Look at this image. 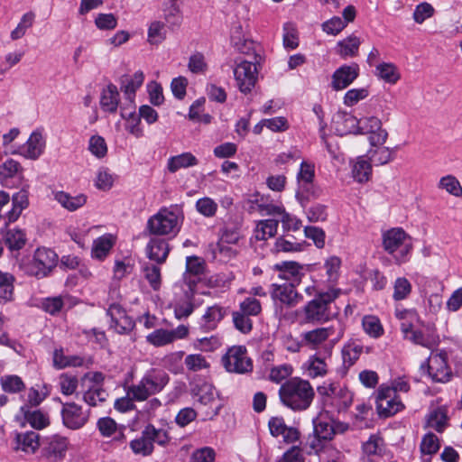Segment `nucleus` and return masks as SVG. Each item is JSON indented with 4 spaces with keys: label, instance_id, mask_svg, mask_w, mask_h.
Segmentation results:
<instances>
[{
    "label": "nucleus",
    "instance_id": "49",
    "mask_svg": "<svg viewBox=\"0 0 462 462\" xmlns=\"http://www.w3.org/2000/svg\"><path fill=\"white\" fill-rule=\"evenodd\" d=\"M372 175V166L369 160L364 156L357 157L352 164V176L357 182L363 183L369 180Z\"/></svg>",
    "mask_w": 462,
    "mask_h": 462
},
{
    "label": "nucleus",
    "instance_id": "34",
    "mask_svg": "<svg viewBox=\"0 0 462 462\" xmlns=\"http://www.w3.org/2000/svg\"><path fill=\"white\" fill-rule=\"evenodd\" d=\"M226 313V309L221 305L215 304L213 306L208 307L205 313L201 317V328L207 331L215 329L225 318Z\"/></svg>",
    "mask_w": 462,
    "mask_h": 462
},
{
    "label": "nucleus",
    "instance_id": "64",
    "mask_svg": "<svg viewBox=\"0 0 462 462\" xmlns=\"http://www.w3.org/2000/svg\"><path fill=\"white\" fill-rule=\"evenodd\" d=\"M293 366L290 364H282L279 365L273 366L269 372V380L275 383H280L284 380H288L291 378V375L293 374Z\"/></svg>",
    "mask_w": 462,
    "mask_h": 462
},
{
    "label": "nucleus",
    "instance_id": "35",
    "mask_svg": "<svg viewBox=\"0 0 462 462\" xmlns=\"http://www.w3.org/2000/svg\"><path fill=\"white\" fill-rule=\"evenodd\" d=\"M20 412L24 420L35 430H42L50 425L48 413L41 410H31V407L25 404L21 407Z\"/></svg>",
    "mask_w": 462,
    "mask_h": 462
},
{
    "label": "nucleus",
    "instance_id": "43",
    "mask_svg": "<svg viewBox=\"0 0 462 462\" xmlns=\"http://www.w3.org/2000/svg\"><path fill=\"white\" fill-rule=\"evenodd\" d=\"M345 121L354 125H358V133L361 134H368L369 133L382 128V121L376 116H367L357 120L352 116L345 115Z\"/></svg>",
    "mask_w": 462,
    "mask_h": 462
},
{
    "label": "nucleus",
    "instance_id": "50",
    "mask_svg": "<svg viewBox=\"0 0 462 462\" xmlns=\"http://www.w3.org/2000/svg\"><path fill=\"white\" fill-rule=\"evenodd\" d=\"M5 243L10 251L21 250L27 242L26 234L23 229H8L4 236Z\"/></svg>",
    "mask_w": 462,
    "mask_h": 462
},
{
    "label": "nucleus",
    "instance_id": "9",
    "mask_svg": "<svg viewBox=\"0 0 462 462\" xmlns=\"http://www.w3.org/2000/svg\"><path fill=\"white\" fill-rule=\"evenodd\" d=\"M315 437L310 442V448L319 456L329 454L333 457L337 455L338 451L328 444H323L322 441L331 440L336 433L333 421L323 414H319L313 420Z\"/></svg>",
    "mask_w": 462,
    "mask_h": 462
},
{
    "label": "nucleus",
    "instance_id": "42",
    "mask_svg": "<svg viewBox=\"0 0 462 462\" xmlns=\"http://www.w3.org/2000/svg\"><path fill=\"white\" fill-rule=\"evenodd\" d=\"M199 164V160L189 152L171 156L168 159L167 169L170 172L174 173L180 169L194 167Z\"/></svg>",
    "mask_w": 462,
    "mask_h": 462
},
{
    "label": "nucleus",
    "instance_id": "15",
    "mask_svg": "<svg viewBox=\"0 0 462 462\" xmlns=\"http://www.w3.org/2000/svg\"><path fill=\"white\" fill-rule=\"evenodd\" d=\"M376 410L380 417L388 418L402 411L405 406L399 395H394L389 385L382 384L375 397Z\"/></svg>",
    "mask_w": 462,
    "mask_h": 462
},
{
    "label": "nucleus",
    "instance_id": "5",
    "mask_svg": "<svg viewBox=\"0 0 462 462\" xmlns=\"http://www.w3.org/2000/svg\"><path fill=\"white\" fill-rule=\"evenodd\" d=\"M383 246L397 264H402L410 260L412 251L411 238L402 228L395 227L384 232Z\"/></svg>",
    "mask_w": 462,
    "mask_h": 462
},
{
    "label": "nucleus",
    "instance_id": "54",
    "mask_svg": "<svg viewBox=\"0 0 462 462\" xmlns=\"http://www.w3.org/2000/svg\"><path fill=\"white\" fill-rule=\"evenodd\" d=\"M129 446L134 454L143 457L150 456L154 449L149 436L145 434V429L142 431L140 437L130 441Z\"/></svg>",
    "mask_w": 462,
    "mask_h": 462
},
{
    "label": "nucleus",
    "instance_id": "21",
    "mask_svg": "<svg viewBox=\"0 0 462 462\" xmlns=\"http://www.w3.org/2000/svg\"><path fill=\"white\" fill-rule=\"evenodd\" d=\"M359 72L360 69L357 63L340 66L332 75V88L336 91L346 88L358 78Z\"/></svg>",
    "mask_w": 462,
    "mask_h": 462
},
{
    "label": "nucleus",
    "instance_id": "58",
    "mask_svg": "<svg viewBox=\"0 0 462 462\" xmlns=\"http://www.w3.org/2000/svg\"><path fill=\"white\" fill-rule=\"evenodd\" d=\"M116 175L108 168L100 167L96 173L94 185L98 190L108 191L114 186Z\"/></svg>",
    "mask_w": 462,
    "mask_h": 462
},
{
    "label": "nucleus",
    "instance_id": "44",
    "mask_svg": "<svg viewBox=\"0 0 462 462\" xmlns=\"http://www.w3.org/2000/svg\"><path fill=\"white\" fill-rule=\"evenodd\" d=\"M439 448V438L431 432L425 434L420 445L422 462H430L432 455L436 454Z\"/></svg>",
    "mask_w": 462,
    "mask_h": 462
},
{
    "label": "nucleus",
    "instance_id": "57",
    "mask_svg": "<svg viewBox=\"0 0 462 462\" xmlns=\"http://www.w3.org/2000/svg\"><path fill=\"white\" fill-rule=\"evenodd\" d=\"M362 327L364 331L373 338H379L384 333L380 319L374 315H365L362 319Z\"/></svg>",
    "mask_w": 462,
    "mask_h": 462
},
{
    "label": "nucleus",
    "instance_id": "16",
    "mask_svg": "<svg viewBox=\"0 0 462 462\" xmlns=\"http://www.w3.org/2000/svg\"><path fill=\"white\" fill-rule=\"evenodd\" d=\"M28 182L24 177V169L14 159H7L0 164V183L7 189L19 188Z\"/></svg>",
    "mask_w": 462,
    "mask_h": 462
},
{
    "label": "nucleus",
    "instance_id": "60",
    "mask_svg": "<svg viewBox=\"0 0 462 462\" xmlns=\"http://www.w3.org/2000/svg\"><path fill=\"white\" fill-rule=\"evenodd\" d=\"M282 42L285 49L295 50L300 44L299 32L294 23L287 22L283 24Z\"/></svg>",
    "mask_w": 462,
    "mask_h": 462
},
{
    "label": "nucleus",
    "instance_id": "25",
    "mask_svg": "<svg viewBox=\"0 0 462 462\" xmlns=\"http://www.w3.org/2000/svg\"><path fill=\"white\" fill-rule=\"evenodd\" d=\"M205 272V263L198 256H188L186 259V272L179 283L197 288L201 282Z\"/></svg>",
    "mask_w": 462,
    "mask_h": 462
},
{
    "label": "nucleus",
    "instance_id": "7",
    "mask_svg": "<svg viewBox=\"0 0 462 462\" xmlns=\"http://www.w3.org/2000/svg\"><path fill=\"white\" fill-rule=\"evenodd\" d=\"M58 254L51 248H37L28 262L23 263L26 274L37 279L48 277L57 266Z\"/></svg>",
    "mask_w": 462,
    "mask_h": 462
},
{
    "label": "nucleus",
    "instance_id": "41",
    "mask_svg": "<svg viewBox=\"0 0 462 462\" xmlns=\"http://www.w3.org/2000/svg\"><path fill=\"white\" fill-rule=\"evenodd\" d=\"M116 244V237L111 234H105L94 240L91 255L97 260H104Z\"/></svg>",
    "mask_w": 462,
    "mask_h": 462
},
{
    "label": "nucleus",
    "instance_id": "20",
    "mask_svg": "<svg viewBox=\"0 0 462 462\" xmlns=\"http://www.w3.org/2000/svg\"><path fill=\"white\" fill-rule=\"evenodd\" d=\"M385 456V443L379 434H372L362 444L361 462H382Z\"/></svg>",
    "mask_w": 462,
    "mask_h": 462
},
{
    "label": "nucleus",
    "instance_id": "11",
    "mask_svg": "<svg viewBox=\"0 0 462 462\" xmlns=\"http://www.w3.org/2000/svg\"><path fill=\"white\" fill-rule=\"evenodd\" d=\"M225 369L229 373L245 374L253 371V360L245 346H233L221 359Z\"/></svg>",
    "mask_w": 462,
    "mask_h": 462
},
{
    "label": "nucleus",
    "instance_id": "31",
    "mask_svg": "<svg viewBox=\"0 0 462 462\" xmlns=\"http://www.w3.org/2000/svg\"><path fill=\"white\" fill-rule=\"evenodd\" d=\"M97 427L104 438H111L115 441H123L125 439V427L118 425L110 417L100 418L97 422Z\"/></svg>",
    "mask_w": 462,
    "mask_h": 462
},
{
    "label": "nucleus",
    "instance_id": "8",
    "mask_svg": "<svg viewBox=\"0 0 462 462\" xmlns=\"http://www.w3.org/2000/svg\"><path fill=\"white\" fill-rule=\"evenodd\" d=\"M327 412H341L348 409L353 402V393L338 383H329L319 388Z\"/></svg>",
    "mask_w": 462,
    "mask_h": 462
},
{
    "label": "nucleus",
    "instance_id": "4",
    "mask_svg": "<svg viewBox=\"0 0 462 462\" xmlns=\"http://www.w3.org/2000/svg\"><path fill=\"white\" fill-rule=\"evenodd\" d=\"M170 377L162 368H150L137 383L127 388V395L136 402L146 401L149 397L161 393L169 383Z\"/></svg>",
    "mask_w": 462,
    "mask_h": 462
},
{
    "label": "nucleus",
    "instance_id": "22",
    "mask_svg": "<svg viewBox=\"0 0 462 462\" xmlns=\"http://www.w3.org/2000/svg\"><path fill=\"white\" fill-rule=\"evenodd\" d=\"M19 188H21L20 190L12 197V208L5 212V220L6 226L15 222L22 212L29 206V183H23Z\"/></svg>",
    "mask_w": 462,
    "mask_h": 462
},
{
    "label": "nucleus",
    "instance_id": "63",
    "mask_svg": "<svg viewBox=\"0 0 462 462\" xmlns=\"http://www.w3.org/2000/svg\"><path fill=\"white\" fill-rule=\"evenodd\" d=\"M67 299V296L61 295L42 299L41 301V308L50 315H58L62 310Z\"/></svg>",
    "mask_w": 462,
    "mask_h": 462
},
{
    "label": "nucleus",
    "instance_id": "46",
    "mask_svg": "<svg viewBox=\"0 0 462 462\" xmlns=\"http://www.w3.org/2000/svg\"><path fill=\"white\" fill-rule=\"evenodd\" d=\"M374 75L389 84H396L401 79V73L395 64L382 62L375 66Z\"/></svg>",
    "mask_w": 462,
    "mask_h": 462
},
{
    "label": "nucleus",
    "instance_id": "30",
    "mask_svg": "<svg viewBox=\"0 0 462 462\" xmlns=\"http://www.w3.org/2000/svg\"><path fill=\"white\" fill-rule=\"evenodd\" d=\"M147 257L157 263H163L170 253V246L166 240L159 237L151 238L145 248Z\"/></svg>",
    "mask_w": 462,
    "mask_h": 462
},
{
    "label": "nucleus",
    "instance_id": "19",
    "mask_svg": "<svg viewBox=\"0 0 462 462\" xmlns=\"http://www.w3.org/2000/svg\"><path fill=\"white\" fill-rule=\"evenodd\" d=\"M61 417L64 426L70 430L82 428L88 420V412L75 402L62 403Z\"/></svg>",
    "mask_w": 462,
    "mask_h": 462
},
{
    "label": "nucleus",
    "instance_id": "40",
    "mask_svg": "<svg viewBox=\"0 0 462 462\" xmlns=\"http://www.w3.org/2000/svg\"><path fill=\"white\" fill-rule=\"evenodd\" d=\"M121 116L125 120V130L135 138H141L143 135V129L141 124V117L135 112V105H132L131 110L126 111V108L123 107L121 111Z\"/></svg>",
    "mask_w": 462,
    "mask_h": 462
},
{
    "label": "nucleus",
    "instance_id": "62",
    "mask_svg": "<svg viewBox=\"0 0 462 462\" xmlns=\"http://www.w3.org/2000/svg\"><path fill=\"white\" fill-rule=\"evenodd\" d=\"M184 351H176L166 355L163 359L164 366L173 374H180L183 372Z\"/></svg>",
    "mask_w": 462,
    "mask_h": 462
},
{
    "label": "nucleus",
    "instance_id": "13",
    "mask_svg": "<svg viewBox=\"0 0 462 462\" xmlns=\"http://www.w3.org/2000/svg\"><path fill=\"white\" fill-rule=\"evenodd\" d=\"M172 307L177 319H186L195 310L194 296L196 288L176 282L173 286Z\"/></svg>",
    "mask_w": 462,
    "mask_h": 462
},
{
    "label": "nucleus",
    "instance_id": "18",
    "mask_svg": "<svg viewBox=\"0 0 462 462\" xmlns=\"http://www.w3.org/2000/svg\"><path fill=\"white\" fill-rule=\"evenodd\" d=\"M268 429L273 438H282L286 444H295L300 440V430L285 423L283 417L273 416L268 420Z\"/></svg>",
    "mask_w": 462,
    "mask_h": 462
},
{
    "label": "nucleus",
    "instance_id": "53",
    "mask_svg": "<svg viewBox=\"0 0 462 462\" xmlns=\"http://www.w3.org/2000/svg\"><path fill=\"white\" fill-rule=\"evenodd\" d=\"M14 276L10 273L0 270V302H9L14 300Z\"/></svg>",
    "mask_w": 462,
    "mask_h": 462
},
{
    "label": "nucleus",
    "instance_id": "1",
    "mask_svg": "<svg viewBox=\"0 0 462 462\" xmlns=\"http://www.w3.org/2000/svg\"><path fill=\"white\" fill-rule=\"evenodd\" d=\"M278 395L283 406L294 412H300L311 406L315 391L310 381L294 376L280 386Z\"/></svg>",
    "mask_w": 462,
    "mask_h": 462
},
{
    "label": "nucleus",
    "instance_id": "56",
    "mask_svg": "<svg viewBox=\"0 0 462 462\" xmlns=\"http://www.w3.org/2000/svg\"><path fill=\"white\" fill-rule=\"evenodd\" d=\"M53 364L59 369L69 366L78 367L84 364V359L79 356H65L60 348L56 349L53 353Z\"/></svg>",
    "mask_w": 462,
    "mask_h": 462
},
{
    "label": "nucleus",
    "instance_id": "23",
    "mask_svg": "<svg viewBox=\"0 0 462 462\" xmlns=\"http://www.w3.org/2000/svg\"><path fill=\"white\" fill-rule=\"evenodd\" d=\"M277 277L288 282L287 284L298 286L304 276L303 266L297 262H282L273 265Z\"/></svg>",
    "mask_w": 462,
    "mask_h": 462
},
{
    "label": "nucleus",
    "instance_id": "61",
    "mask_svg": "<svg viewBox=\"0 0 462 462\" xmlns=\"http://www.w3.org/2000/svg\"><path fill=\"white\" fill-rule=\"evenodd\" d=\"M142 273L154 291H158L161 288L162 273L160 266L148 263H144L142 267Z\"/></svg>",
    "mask_w": 462,
    "mask_h": 462
},
{
    "label": "nucleus",
    "instance_id": "28",
    "mask_svg": "<svg viewBox=\"0 0 462 462\" xmlns=\"http://www.w3.org/2000/svg\"><path fill=\"white\" fill-rule=\"evenodd\" d=\"M106 314L110 318V326L117 333L124 334L133 328L134 322L132 319L126 315L125 310L119 305H110Z\"/></svg>",
    "mask_w": 462,
    "mask_h": 462
},
{
    "label": "nucleus",
    "instance_id": "12",
    "mask_svg": "<svg viewBox=\"0 0 462 462\" xmlns=\"http://www.w3.org/2000/svg\"><path fill=\"white\" fill-rule=\"evenodd\" d=\"M448 359V356L446 350H433L421 367L427 366L428 374L433 382L446 383L453 377Z\"/></svg>",
    "mask_w": 462,
    "mask_h": 462
},
{
    "label": "nucleus",
    "instance_id": "32",
    "mask_svg": "<svg viewBox=\"0 0 462 462\" xmlns=\"http://www.w3.org/2000/svg\"><path fill=\"white\" fill-rule=\"evenodd\" d=\"M40 447L39 434L34 431L16 433L14 441V449L27 454H34Z\"/></svg>",
    "mask_w": 462,
    "mask_h": 462
},
{
    "label": "nucleus",
    "instance_id": "51",
    "mask_svg": "<svg viewBox=\"0 0 462 462\" xmlns=\"http://www.w3.org/2000/svg\"><path fill=\"white\" fill-rule=\"evenodd\" d=\"M437 187L450 196L462 198V185L458 179L452 174L442 176L438 181Z\"/></svg>",
    "mask_w": 462,
    "mask_h": 462
},
{
    "label": "nucleus",
    "instance_id": "52",
    "mask_svg": "<svg viewBox=\"0 0 462 462\" xmlns=\"http://www.w3.org/2000/svg\"><path fill=\"white\" fill-rule=\"evenodd\" d=\"M107 397V392L101 385L87 386L83 393V401L91 407L101 405Z\"/></svg>",
    "mask_w": 462,
    "mask_h": 462
},
{
    "label": "nucleus",
    "instance_id": "47",
    "mask_svg": "<svg viewBox=\"0 0 462 462\" xmlns=\"http://www.w3.org/2000/svg\"><path fill=\"white\" fill-rule=\"evenodd\" d=\"M448 410L445 407H438L431 411L427 418V426L438 432H443L448 427Z\"/></svg>",
    "mask_w": 462,
    "mask_h": 462
},
{
    "label": "nucleus",
    "instance_id": "2",
    "mask_svg": "<svg viewBox=\"0 0 462 462\" xmlns=\"http://www.w3.org/2000/svg\"><path fill=\"white\" fill-rule=\"evenodd\" d=\"M339 288H330L326 291L318 292L314 299L308 301L302 308L305 323H324L335 319L339 308L335 300L341 295Z\"/></svg>",
    "mask_w": 462,
    "mask_h": 462
},
{
    "label": "nucleus",
    "instance_id": "10",
    "mask_svg": "<svg viewBox=\"0 0 462 462\" xmlns=\"http://www.w3.org/2000/svg\"><path fill=\"white\" fill-rule=\"evenodd\" d=\"M343 337V331H337L334 326L319 327L301 333L304 346L311 350L332 348Z\"/></svg>",
    "mask_w": 462,
    "mask_h": 462
},
{
    "label": "nucleus",
    "instance_id": "38",
    "mask_svg": "<svg viewBox=\"0 0 462 462\" xmlns=\"http://www.w3.org/2000/svg\"><path fill=\"white\" fill-rule=\"evenodd\" d=\"M54 199L62 208L71 212L82 208L88 199L85 194L71 195L65 191L55 192Z\"/></svg>",
    "mask_w": 462,
    "mask_h": 462
},
{
    "label": "nucleus",
    "instance_id": "48",
    "mask_svg": "<svg viewBox=\"0 0 462 462\" xmlns=\"http://www.w3.org/2000/svg\"><path fill=\"white\" fill-rule=\"evenodd\" d=\"M279 221L275 219H264L257 222L254 236L256 240L264 241L273 237L277 233Z\"/></svg>",
    "mask_w": 462,
    "mask_h": 462
},
{
    "label": "nucleus",
    "instance_id": "3",
    "mask_svg": "<svg viewBox=\"0 0 462 462\" xmlns=\"http://www.w3.org/2000/svg\"><path fill=\"white\" fill-rule=\"evenodd\" d=\"M183 211L180 206L175 204L162 207L149 217L146 230L153 236L175 237L180 230L183 222Z\"/></svg>",
    "mask_w": 462,
    "mask_h": 462
},
{
    "label": "nucleus",
    "instance_id": "26",
    "mask_svg": "<svg viewBox=\"0 0 462 462\" xmlns=\"http://www.w3.org/2000/svg\"><path fill=\"white\" fill-rule=\"evenodd\" d=\"M315 179V165L312 162L302 161L300 166L299 172L297 173V182L299 191L297 198L300 204L303 205L307 198H304L303 192L309 191L312 187Z\"/></svg>",
    "mask_w": 462,
    "mask_h": 462
},
{
    "label": "nucleus",
    "instance_id": "24",
    "mask_svg": "<svg viewBox=\"0 0 462 462\" xmlns=\"http://www.w3.org/2000/svg\"><path fill=\"white\" fill-rule=\"evenodd\" d=\"M45 147V140L41 131H33L27 142L21 145L17 151L13 153H17L26 159L36 160L43 152Z\"/></svg>",
    "mask_w": 462,
    "mask_h": 462
},
{
    "label": "nucleus",
    "instance_id": "36",
    "mask_svg": "<svg viewBox=\"0 0 462 462\" xmlns=\"http://www.w3.org/2000/svg\"><path fill=\"white\" fill-rule=\"evenodd\" d=\"M302 370L307 376L315 379L326 376L328 372V367L324 358L314 354L302 365Z\"/></svg>",
    "mask_w": 462,
    "mask_h": 462
},
{
    "label": "nucleus",
    "instance_id": "55",
    "mask_svg": "<svg viewBox=\"0 0 462 462\" xmlns=\"http://www.w3.org/2000/svg\"><path fill=\"white\" fill-rule=\"evenodd\" d=\"M368 154L369 161L375 166L387 164L394 159V151L383 145L371 148Z\"/></svg>",
    "mask_w": 462,
    "mask_h": 462
},
{
    "label": "nucleus",
    "instance_id": "37",
    "mask_svg": "<svg viewBox=\"0 0 462 462\" xmlns=\"http://www.w3.org/2000/svg\"><path fill=\"white\" fill-rule=\"evenodd\" d=\"M119 92L116 85L108 84L100 94V107L104 112L114 114L118 108Z\"/></svg>",
    "mask_w": 462,
    "mask_h": 462
},
{
    "label": "nucleus",
    "instance_id": "14",
    "mask_svg": "<svg viewBox=\"0 0 462 462\" xmlns=\"http://www.w3.org/2000/svg\"><path fill=\"white\" fill-rule=\"evenodd\" d=\"M271 297L275 314L280 318L283 315L284 308H293L302 300V296L297 291L296 286L286 283L272 284Z\"/></svg>",
    "mask_w": 462,
    "mask_h": 462
},
{
    "label": "nucleus",
    "instance_id": "27",
    "mask_svg": "<svg viewBox=\"0 0 462 462\" xmlns=\"http://www.w3.org/2000/svg\"><path fill=\"white\" fill-rule=\"evenodd\" d=\"M69 448V439L59 435L52 436L47 440L43 448V455L51 462H59L64 459Z\"/></svg>",
    "mask_w": 462,
    "mask_h": 462
},
{
    "label": "nucleus",
    "instance_id": "29",
    "mask_svg": "<svg viewBox=\"0 0 462 462\" xmlns=\"http://www.w3.org/2000/svg\"><path fill=\"white\" fill-rule=\"evenodd\" d=\"M144 81V74L142 70L135 71L133 75H124L120 79V88L126 100L134 105L136 91Z\"/></svg>",
    "mask_w": 462,
    "mask_h": 462
},
{
    "label": "nucleus",
    "instance_id": "6",
    "mask_svg": "<svg viewBox=\"0 0 462 462\" xmlns=\"http://www.w3.org/2000/svg\"><path fill=\"white\" fill-rule=\"evenodd\" d=\"M420 325L419 328H414L411 323L402 322L401 331L404 338L430 351L437 349L440 344V337L435 324L420 321Z\"/></svg>",
    "mask_w": 462,
    "mask_h": 462
},
{
    "label": "nucleus",
    "instance_id": "17",
    "mask_svg": "<svg viewBox=\"0 0 462 462\" xmlns=\"http://www.w3.org/2000/svg\"><path fill=\"white\" fill-rule=\"evenodd\" d=\"M257 75L256 65L250 61L243 60L234 69L236 87L244 94L250 93L254 88Z\"/></svg>",
    "mask_w": 462,
    "mask_h": 462
},
{
    "label": "nucleus",
    "instance_id": "39",
    "mask_svg": "<svg viewBox=\"0 0 462 462\" xmlns=\"http://www.w3.org/2000/svg\"><path fill=\"white\" fill-rule=\"evenodd\" d=\"M182 2L183 0H163L162 2L163 17L171 26H179L182 22Z\"/></svg>",
    "mask_w": 462,
    "mask_h": 462
},
{
    "label": "nucleus",
    "instance_id": "45",
    "mask_svg": "<svg viewBox=\"0 0 462 462\" xmlns=\"http://www.w3.org/2000/svg\"><path fill=\"white\" fill-rule=\"evenodd\" d=\"M167 38L166 23L162 21L154 20L147 26V42L150 45L158 46Z\"/></svg>",
    "mask_w": 462,
    "mask_h": 462
},
{
    "label": "nucleus",
    "instance_id": "33",
    "mask_svg": "<svg viewBox=\"0 0 462 462\" xmlns=\"http://www.w3.org/2000/svg\"><path fill=\"white\" fill-rule=\"evenodd\" d=\"M360 45V38L353 33L337 42L335 53L344 60L353 58L358 55Z\"/></svg>",
    "mask_w": 462,
    "mask_h": 462
},
{
    "label": "nucleus",
    "instance_id": "59",
    "mask_svg": "<svg viewBox=\"0 0 462 462\" xmlns=\"http://www.w3.org/2000/svg\"><path fill=\"white\" fill-rule=\"evenodd\" d=\"M2 390L7 393H18L25 389L23 379L16 374H5L0 377Z\"/></svg>",
    "mask_w": 462,
    "mask_h": 462
}]
</instances>
